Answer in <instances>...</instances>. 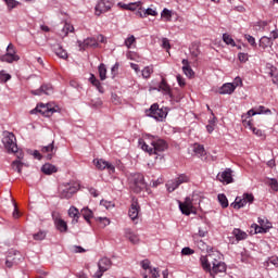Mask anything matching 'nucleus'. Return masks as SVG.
Segmentation results:
<instances>
[{
    "label": "nucleus",
    "instance_id": "nucleus-1",
    "mask_svg": "<svg viewBox=\"0 0 278 278\" xmlns=\"http://www.w3.org/2000/svg\"><path fill=\"white\" fill-rule=\"evenodd\" d=\"M201 265L205 273H210L213 278H216L218 273H225L227 270V265L220 262V254L218 252H213L207 256H201Z\"/></svg>",
    "mask_w": 278,
    "mask_h": 278
},
{
    "label": "nucleus",
    "instance_id": "nucleus-2",
    "mask_svg": "<svg viewBox=\"0 0 278 278\" xmlns=\"http://www.w3.org/2000/svg\"><path fill=\"white\" fill-rule=\"evenodd\" d=\"M139 144L141 146L142 151H146L149 153V155H160V153H164V151L168 149V143H166L163 139L152 140L151 146L147 144V142L140 139Z\"/></svg>",
    "mask_w": 278,
    "mask_h": 278
},
{
    "label": "nucleus",
    "instance_id": "nucleus-3",
    "mask_svg": "<svg viewBox=\"0 0 278 278\" xmlns=\"http://www.w3.org/2000/svg\"><path fill=\"white\" fill-rule=\"evenodd\" d=\"M129 186L134 192H142L147 188V182H144V176L142 174H132L130 175Z\"/></svg>",
    "mask_w": 278,
    "mask_h": 278
},
{
    "label": "nucleus",
    "instance_id": "nucleus-4",
    "mask_svg": "<svg viewBox=\"0 0 278 278\" xmlns=\"http://www.w3.org/2000/svg\"><path fill=\"white\" fill-rule=\"evenodd\" d=\"M147 116H151L155 121H164L168 116V111L166 109H160V104L154 103L147 111Z\"/></svg>",
    "mask_w": 278,
    "mask_h": 278
},
{
    "label": "nucleus",
    "instance_id": "nucleus-5",
    "mask_svg": "<svg viewBox=\"0 0 278 278\" xmlns=\"http://www.w3.org/2000/svg\"><path fill=\"white\" fill-rule=\"evenodd\" d=\"M77 190H79V188L75 184L67 182L59 187V194L61 199H71Z\"/></svg>",
    "mask_w": 278,
    "mask_h": 278
},
{
    "label": "nucleus",
    "instance_id": "nucleus-6",
    "mask_svg": "<svg viewBox=\"0 0 278 278\" xmlns=\"http://www.w3.org/2000/svg\"><path fill=\"white\" fill-rule=\"evenodd\" d=\"M2 142L8 151V153H16L18 151V146L16 144V136L12 132H9L3 139Z\"/></svg>",
    "mask_w": 278,
    "mask_h": 278
},
{
    "label": "nucleus",
    "instance_id": "nucleus-7",
    "mask_svg": "<svg viewBox=\"0 0 278 278\" xmlns=\"http://www.w3.org/2000/svg\"><path fill=\"white\" fill-rule=\"evenodd\" d=\"M188 181H190V177L186 176V174L179 175V177H177L176 179L167 181V191L175 192V190H177V188H179L181 184H188Z\"/></svg>",
    "mask_w": 278,
    "mask_h": 278
},
{
    "label": "nucleus",
    "instance_id": "nucleus-8",
    "mask_svg": "<svg viewBox=\"0 0 278 278\" xmlns=\"http://www.w3.org/2000/svg\"><path fill=\"white\" fill-rule=\"evenodd\" d=\"M112 267V261L108 257H103L98 262V271L94 274V278H102L103 273H108Z\"/></svg>",
    "mask_w": 278,
    "mask_h": 278
},
{
    "label": "nucleus",
    "instance_id": "nucleus-9",
    "mask_svg": "<svg viewBox=\"0 0 278 278\" xmlns=\"http://www.w3.org/2000/svg\"><path fill=\"white\" fill-rule=\"evenodd\" d=\"M114 5V0H99L96 5V16H101V14L112 10Z\"/></svg>",
    "mask_w": 278,
    "mask_h": 278
},
{
    "label": "nucleus",
    "instance_id": "nucleus-10",
    "mask_svg": "<svg viewBox=\"0 0 278 278\" xmlns=\"http://www.w3.org/2000/svg\"><path fill=\"white\" fill-rule=\"evenodd\" d=\"M179 208L185 216H190L194 212V203L192 199L186 198L184 202H179Z\"/></svg>",
    "mask_w": 278,
    "mask_h": 278
},
{
    "label": "nucleus",
    "instance_id": "nucleus-11",
    "mask_svg": "<svg viewBox=\"0 0 278 278\" xmlns=\"http://www.w3.org/2000/svg\"><path fill=\"white\" fill-rule=\"evenodd\" d=\"M93 164L98 170H105V168L109 170V173H115L116 170V167H114L112 163H109L103 159H94Z\"/></svg>",
    "mask_w": 278,
    "mask_h": 278
},
{
    "label": "nucleus",
    "instance_id": "nucleus-12",
    "mask_svg": "<svg viewBox=\"0 0 278 278\" xmlns=\"http://www.w3.org/2000/svg\"><path fill=\"white\" fill-rule=\"evenodd\" d=\"M258 225H254L255 233H267L268 229L273 227V224L268 219L262 217H258Z\"/></svg>",
    "mask_w": 278,
    "mask_h": 278
},
{
    "label": "nucleus",
    "instance_id": "nucleus-13",
    "mask_svg": "<svg viewBox=\"0 0 278 278\" xmlns=\"http://www.w3.org/2000/svg\"><path fill=\"white\" fill-rule=\"evenodd\" d=\"M217 179L222 184H233V170H231V168H226L224 172L217 175Z\"/></svg>",
    "mask_w": 278,
    "mask_h": 278
},
{
    "label": "nucleus",
    "instance_id": "nucleus-14",
    "mask_svg": "<svg viewBox=\"0 0 278 278\" xmlns=\"http://www.w3.org/2000/svg\"><path fill=\"white\" fill-rule=\"evenodd\" d=\"M128 216L132 220H138V217L140 216V204L138 203V200L132 198L130 208L128 211Z\"/></svg>",
    "mask_w": 278,
    "mask_h": 278
},
{
    "label": "nucleus",
    "instance_id": "nucleus-15",
    "mask_svg": "<svg viewBox=\"0 0 278 278\" xmlns=\"http://www.w3.org/2000/svg\"><path fill=\"white\" fill-rule=\"evenodd\" d=\"M31 94L41 97V94H53V86L50 84L42 85L39 89L31 90Z\"/></svg>",
    "mask_w": 278,
    "mask_h": 278
},
{
    "label": "nucleus",
    "instance_id": "nucleus-16",
    "mask_svg": "<svg viewBox=\"0 0 278 278\" xmlns=\"http://www.w3.org/2000/svg\"><path fill=\"white\" fill-rule=\"evenodd\" d=\"M78 47H79L80 51H86V49H88V47H99V42L97 41V39L89 37V38L85 39L84 41H78Z\"/></svg>",
    "mask_w": 278,
    "mask_h": 278
},
{
    "label": "nucleus",
    "instance_id": "nucleus-17",
    "mask_svg": "<svg viewBox=\"0 0 278 278\" xmlns=\"http://www.w3.org/2000/svg\"><path fill=\"white\" fill-rule=\"evenodd\" d=\"M159 90L163 92V94H167L169 99H173V89H170V85L166 81V78H162L160 85H159Z\"/></svg>",
    "mask_w": 278,
    "mask_h": 278
},
{
    "label": "nucleus",
    "instance_id": "nucleus-18",
    "mask_svg": "<svg viewBox=\"0 0 278 278\" xmlns=\"http://www.w3.org/2000/svg\"><path fill=\"white\" fill-rule=\"evenodd\" d=\"M58 152V148L54 146V141H52L49 146H45L41 148V153H47V160H53V155Z\"/></svg>",
    "mask_w": 278,
    "mask_h": 278
},
{
    "label": "nucleus",
    "instance_id": "nucleus-19",
    "mask_svg": "<svg viewBox=\"0 0 278 278\" xmlns=\"http://www.w3.org/2000/svg\"><path fill=\"white\" fill-rule=\"evenodd\" d=\"M193 243L197 245V248L202 251V253H207L210 251V245H207V242L203 239H199L197 236H192Z\"/></svg>",
    "mask_w": 278,
    "mask_h": 278
},
{
    "label": "nucleus",
    "instance_id": "nucleus-20",
    "mask_svg": "<svg viewBox=\"0 0 278 278\" xmlns=\"http://www.w3.org/2000/svg\"><path fill=\"white\" fill-rule=\"evenodd\" d=\"M125 238H127L131 244H138V242H140L138 233L134 232L130 228L125 229Z\"/></svg>",
    "mask_w": 278,
    "mask_h": 278
},
{
    "label": "nucleus",
    "instance_id": "nucleus-21",
    "mask_svg": "<svg viewBox=\"0 0 278 278\" xmlns=\"http://www.w3.org/2000/svg\"><path fill=\"white\" fill-rule=\"evenodd\" d=\"M54 225L58 229V231H60L61 233H66V231H68V225L66 224V222L60 217H56L54 219Z\"/></svg>",
    "mask_w": 278,
    "mask_h": 278
},
{
    "label": "nucleus",
    "instance_id": "nucleus-22",
    "mask_svg": "<svg viewBox=\"0 0 278 278\" xmlns=\"http://www.w3.org/2000/svg\"><path fill=\"white\" fill-rule=\"evenodd\" d=\"M36 112H39V114L43 116H49V114L53 113V109H49V106L45 104H39L35 110L30 111V114H35Z\"/></svg>",
    "mask_w": 278,
    "mask_h": 278
},
{
    "label": "nucleus",
    "instance_id": "nucleus-23",
    "mask_svg": "<svg viewBox=\"0 0 278 278\" xmlns=\"http://www.w3.org/2000/svg\"><path fill=\"white\" fill-rule=\"evenodd\" d=\"M182 72L187 77H194V71L190 67V62L187 59L182 60Z\"/></svg>",
    "mask_w": 278,
    "mask_h": 278
},
{
    "label": "nucleus",
    "instance_id": "nucleus-24",
    "mask_svg": "<svg viewBox=\"0 0 278 278\" xmlns=\"http://www.w3.org/2000/svg\"><path fill=\"white\" fill-rule=\"evenodd\" d=\"M236 90V85L227 83L220 88V94H231Z\"/></svg>",
    "mask_w": 278,
    "mask_h": 278
},
{
    "label": "nucleus",
    "instance_id": "nucleus-25",
    "mask_svg": "<svg viewBox=\"0 0 278 278\" xmlns=\"http://www.w3.org/2000/svg\"><path fill=\"white\" fill-rule=\"evenodd\" d=\"M73 31H75V27H73V25H71L68 23H65L59 34H60L61 38H66V36H68L70 33L73 34Z\"/></svg>",
    "mask_w": 278,
    "mask_h": 278
},
{
    "label": "nucleus",
    "instance_id": "nucleus-26",
    "mask_svg": "<svg viewBox=\"0 0 278 278\" xmlns=\"http://www.w3.org/2000/svg\"><path fill=\"white\" fill-rule=\"evenodd\" d=\"M54 53L58 58H61V60H68V52H66V50H64L60 45L54 47Z\"/></svg>",
    "mask_w": 278,
    "mask_h": 278
},
{
    "label": "nucleus",
    "instance_id": "nucleus-27",
    "mask_svg": "<svg viewBox=\"0 0 278 278\" xmlns=\"http://www.w3.org/2000/svg\"><path fill=\"white\" fill-rule=\"evenodd\" d=\"M0 60L2 62H7L8 64H12V62H18V60H21V58L18 55L5 53L4 55L0 56Z\"/></svg>",
    "mask_w": 278,
    "mask_h": 278
},
{
    "label": "nucleus",
    "instance_id": "nucleus-28",
    "mask_svg": "<svg viewBox=\"0 0 278 278\" xmlns=\"http://www.w3.org/2000/svg\"><path fill=\"white\" fill-rule=\"evenodd\" d=\"M41 170L45 175H53V173H58V167H55L52 164L46 163L42 167Z\"/></svg>",
    "mask_w": 278,
    "mask_h": 278
},
{
    "label": "nucleus",
    "instance_id": "nucleus-29",
    "mask_svg": "<svg viewBox=\"0 0 278 278\" xmlns=\"http://www.w3.org/2000/svg\"><path fill=\"white\" fill-rule=\"evenodd\" d=\"M232 235L235 236L236 240H238V242H240V240H247V238H249V235H247V232L242 231L239 228H235Z\"/></svg>",
    "mask_w": 278,
    "mask_h": 278
},
{
    "label": "nucleus",
    "instance_id": "nucleus-30",
    "mask_svg": "<svg viewBox=\"0 0 278 278\" xmlns=\"http://www.w3.org/2000/svg\"><path fill=\"white\" fill-rule=\"evenodd\" d=\"M98 72L101 81H105V79H108V68H105V64L101 63L98 67Z\"/></svg>",
    "mask_w": 278,
    "mask_h": 278
},
{
    "label": "nucleus",
    "instance_id": "nucleus-31",
    "mask_svg": "<svg viewBox=\"0 0 278 278\" xmlns=\"http://www.w3.org/2000/svg\"><path fill=\"white\" fill-rule=\"evenodd\" d=\"M260 47L262 49H268V47H273V39H270L269 37H262L260 39Z\"/></svg>",
    "mask_w": 278,
    "mask_h": 278
},
{
    "label": "nucleus",
    "instance_id": "nucleus-32",
    "mask_svg": "<svg viewBox=\"0 0 278 278\" xmlns=\"http://www.w3.org/2000/svg\"><path fill=\"white\" fill-rule=\"evenodd\" d=\"M80 214H81V216L85 218V220H86L87 223H90V219H91L92 216H93L92 211H91L90 208H88V207L83 208V210L80 211Z\"/></svg>",
    "mask_w": 278,
    "mask_h": 278
},
{
    "label": "nucleus",
    "instance_id": "nucleus-33",
    "mask_svg": "<svg viewBox=\"0 0 278 278\" xmlns=\"http://www.w3.org/2000/svg\"><path fill=\"white\" fill-rule=\"evenodd\" d=\"M68 216L70 218H74L75 223H77V220H79V210L75 206L70 207Z\"/></svg>",
    "mask_w": 278,
    "mask_h": 278
},
{
    "label": "nucleus",
    "instance_id": "nucleus-34",
    "mask_svg": "<svg viewBox=\"0 0 278 278\" xmlns=\"http://www.w3.org/2000/svg\"><path fill=\"white\" fill-rule=\"evenodd\" d=\"M235 210H240L241 207H244L247 205V200L243 198H236L235 203L231 204Z\"/></svg>",
    "mask_w": 278,
    "mask_h": 278
},
{
    "label": "nucleus",
    "instance_id": "nucleus-35",
    "mask_svg": "<svg viewBox=\"0 0 278 278\" xmlns=\"http://www.w3.org/2000/svg\"><path fill=\"white\" fill-rule=\"evenodd\" d=\"M141 73L143 79H149L153 75V65L146 66Z\"/></svg>",
    "mask_w": 278,
    "mask_h": 278
},
{
    "label": "nucleus",
    "instance_id": "nucleus-36",
    "mask_svg": "<svg viewBox=\"0 0 278 278\" xmlns=\"http://www.w3.org/2000/svg\"><path fill=\"white\" fill-rule=\"evenodd\" d=\"M217 199L222 207H229V200H227V195H225L224 193H219Z\"/></svg>",
    "mask_w": 278,
    "mask_h": 278
},
{
    "label": "nucleus",
    "instance_id": "nucleus-37",
    "mask_svg": "<svg viewBox=\"0 0 278 278\" xmlns=\"http://www.w3.org/2000/svg\"><path fill=\"white\" fill-rule=\"evenodd\" d=\"M23 166H25V163L16 160L12 162V168L13 170H17V173H22L23 172Z\"/></svg>",
    "mask_w": 278,
    "mask_h": 278
},
{
    "label": "nucleus",
    "instance_id": "nucleus-38",
    "mask_svg": "<svg viewBox=\"0 0 278 278\" xmlns=\"http://www.w3.org/2000/svg\"><path fill=\"white\" fill-rule=\"evenodd\" d=\"M12 79V75L5 73V71H0V83L7 84V81H10Z\"/></svg>",
    "mask_w": 278,
    "mask_h": 278
},
{
    "label": "nucleus",
    "instance_id": "nucleus-39",
    "mask_svg": "<svg viewBox=\"0 0 278 278\" xmlns=\"http://www.w3.org/2000/svg\"><path fill=\"white\" fill-rule=\"evenodd\" d=\"M223 40L226 45H230V47H236V41L229 34H224L223 35Z\"/></svg>",
    "mask_w": 278,
    "mask_h": 278
},
{
    "label": "nucleus",
    "instance_id": "nucleus-40",
    "mask_svg": "<svg viewBox=\"0 0 278 278\" xmlns=\"http://www.w3.org/2000/svg\"><path fill=\"white\" fill-rule=\"evenodd\" d=\"M192 236H197L198 239H203L207 238V236H210V232L207 231V229L199 228V231Z\"/></svg>",
    "mask_w": 278,
    "mask_h": 278
},
{
    "label": "nucleus",
    "instance_id": "nucleus-41",
    "mask_svg": "<svg viewBox=\"0 0 278 278\" xmlns=\"http://www.w3.org/2000/svg\"><path fill=\"white\" fill-rule=\"evenodd\" d=\"M161 16L162 18H166V21H170V18H173V11L168 9H163Z\"/></svg>",
    "mask_w": 278,
    "mask_h": 278
},
{
    "label": "nucleus",
    "instance_id": "nucleus-42",
    "mask_svg": "<svg viewBox=\"0 0 278 278\" xmlns=\"http://www.w3.org/2000/svg\"><path fill=\"white\" fill-rule=\"evenodd\" d=\"M255 114H271L270 109H266V106H258L254 110Z\"/></svg>",
    "mask_w": 278,
    "mask_h": 278
},
{
    "label": "nucleus",
    "instance_id": "nucleus-43",
    "mask_svg": "<svg viewBox=\"0 0 278 278\" xmlns=\"http://www.w3.org/2000/svg\"><path fill=\"white\" fill-rule=\"evenodd\" d=\"M194 153H197L198 155L203 156V155H205V148L201 144L195 143L194 144Z\"/></svg>",
    "mask_w": 278,
    "mask_h": 278
},
{
    "label": "nucleus",
    "instance_id": "nucleus-44",
    "mask_svg": "<svg viewBox=\"0 0 278 278\" xmlns=\"http://www.w3.org/2000/svg\"><path fill=\"white\" fill-rule=\"evenodd\" d=\"M247 115H242V124L243 126L248 127L249 129L253 130L255 127H253V123L251 119H247Z\"/></svg>",
    "mask_w": 278,
    "mask_h": 278
},
{
    "label": "nucleus",
    "instance_id": "nucleus-45",
    "mask_svg": "<svg viewBox=\"0 0 278 278\" xmlns=\"http://www.w3.org/2000/svg\"><path fill=\"white\" fill-rule=\"evenodd\" d=\"M89 81H90V84H92V86H96V88H98V90H99V88H101V81H99V79H97V77L93 74H91Z\"/></svg>",
    "mask_w": 278,
    "mask_h": 278
},
{
    "label": "nucleus",
    "instance_id": "nucleus-46",
    "mask_svg": "<svg viewBox=\"0 0 278 278\" xmlns=\"http://www.w3.org/2000/svg\"><path fill=\"white\" fill-rule=\"evenodd\" d=\"M34 240H45V238H47V232L40 230L37 233L33 235Z\"/></svg>",
    "mask_w": 278,
    "mask_h": 278
},
{
    "label": "nucleus",
    "instance_id": "nucleus-47",
    "mask_svg": "<svg viewBox=\"0 0 278 278\" xmlns=\"http://www.w3.org/2000/svg\"><path fill=\"white\" fill-rule=\"evenodd\" d=\"M134 42H136V37L134 35H130L126 40H125V45L127 47V49H131V45H134Z\"/></svg>",
    "mask_w": 278,
    "mask_h": 278
},
{
    "label": "nucleus",
    "instance_id": "nucleus-48",
    "mask_svg": "<svg viewBox=\"0 0 278 278\" xmlns=\"http://www.w3.org/2000/svg\"><path fill=\"white\" fill-rule=\"evenodd\" d=\"M140 2L138 3H130V4H125L124 8L125 10H130V11H135V10H138V8H140Z\"/></svg>",
    "mask_w": 278,
    "mask_h": 278
},
{
    "label": "nucleus",
    "instance_id": "nucleus-49",
    "mask_svg": "<svg viewBox=\"0 0 278 278\" xmlns=\"http://www.w3.org/2000/svg\"><path fill=\"white\" fill-rule=\"evenodd\" d=\"M7 54L17 55L16 54V48L12 43H9V46L7 47Z\"/></svg>",
    "mask_w": 278,
    "mask_h": 278
},
{
    "label": "nucleus",
    "instance_id": "nucleus-50",
    "mask_svg": "<svg viewBox=\"0 0 278 278\" xmlns=\"http://www.w3.org/2000/svg\"><path fill=\"white\" fill-rule=\"evenodd\" d=\"M141 268H143V270H151V262L149 260H143L141 261Z\"/></svg>",
    "mask_w": 278,
    "mask_h": 278
},
{
    "label": "nucleus",
    "instance_id": "nucleus-51",
    "mask_svg": "<svg viewBox=\"0 0 278 278\" xmlns=\"http://www.w3.org/2000/svg\"><path fill=\"white\" fill-rule=\"evenodd\" d=\"M245 40H248L249 45H251V47H257V43L255 42V37L251 36V35H245L244 36Z\"/></svg>",
    "mask_w": 278,
    "mask_h": 278
},
{
    "label": "nucleus",
    "instance_id": "nucleus-52",
    "mask_svg": "<svg viewBox=\"0 0 278 278\" xmlns=\"http://www.w3.org/2000/svg\"><path fill=\"white\" fill-rule=\"evenodd\" d=\"M270 76L273 78V84H276V86H278V71L271 70Z\"/></svg>",
    "mask_w": 278,
    "mask_h": 278
},
{
    "label": "nucleus",
    "instance_id": "nucleus-53",
    "mask_svg": "<svg viewBox=\"0 0 278 278\" xmlns=\"http://www.w3.org/2000/svg\"><path fill=\"white\" fill-rule=\"evenodd\" d=\"M238 59L240 62H249V53L240 52L238 54Z\"/></svg>",
    "mask_w": 278,
    "mask_h": 278
},
{
    "label": "nucleus",
    "instance_id": "nucleus-54",
    "mask_svg": "<svg viewBox=\"0 0 278 278\" xmlns=\"http://www.w3.org/2000/svg\"><path fill=\"white\" fill-rule=\"evenodd\" d=\"M252 131L255 136H257L258 138H266V135L264 134V131H262L258 128H252Z\"/></svg>",
    "mask_w": 278,
    "mask_h": 278
},
{
    "label": "nucleus",
    "instance_id": "nucleus-55",
    "mask_svg": "<svg viewBox=\"0 0 278 278\" xmlns=\"http://www.w3.org/2000/svg\"><path fill=\"white\" fill-rule=\"evenodd\" d=\"M144 16H157V11H155V9H147L144 11Z\"/></svg>",
    "mask_w": 278,
    "mask_h": 278
},
{
    "label": "nucleus",
    "instance_id": "nucleus-56",
    "mask_svg": "<svg viewBox=\"0 0 278 278\" xmlns=\"http://www.w3.org/2000/svg\"><path fill=\"white\" fill-rule=\"evenodd\" d=\"M181 254H182V255H194V250H192V249H190L189 247H187V248H184V249L181 250Z\"/></svg>",
    "mask_w": 278,
    "mask_h": 278
},
{
    "label": "nucleus",
    "instance_id": "nucleus-57",
    "mask_svg": "<svg viewBox=\"0 0 278 278\" xmlns=\"http://www.w3.org/2000/svg\"><path fill=\"white\" fill-rule=\"evenodd\" d=\"M243 199L245 200V203H253L255 198L252 193H245L243 194Z\"/></svg>",
    "mask_w": 278,
    "mask_h": 278
},
{
    "label": "nucleus",
    "instance_id": "nucleus-58",
    "mask_svg": "<svg viewBox=\"0 0 278 278\" xmlns=\"http://www.w3.org/2000/svg\"><path fill=\"white\" fill-rule=\"evenodd\" d=\"M5 3L8 8H10L11 10H13V8H16L18 5V2H16V0H5Z\"/></svg>",
    "mask_w": 278,
    "mask_h": 278
},
{
    "label": "nucleus",
    "instance_id": "nucleus-59",
    "mask_svg": "<svg viewBox=\"0 0 278 278\" xmlns=\"http://www.w3.org/2000/svg\"><path fill=\"white\" fill-rule=\"evenodd\" d=\"M160 277V270L157 268L150 269V278H159Z\"/></svg>",
    "mask_w": 278,
    "mask_h": 278
},
{
    "label": "nucleus",
    "instance_id": "nucleus-60",
    "mask_svg": "<svg viewBox=\"0 0 278 278\" xmlns=\"http://www.w3.org/2000/svg\"><path fill=\"white\" fill-rule=\"evenodd\" d=\"M162 47H163V49H166L168 51V49H170V41L167 38H163Z\"/></svg>",
    "mask_w": 278,
    "mask_h": 278
},
{
    "label": "nucleus",
    "instance_id": "nucleus-61",
    "mask_svg": "<svg viewBox=\"0 0 278 278\" xmlns=\"http://www.w3.org/2000/svg\"><path fill=\"white\" fill-rule=\"evenodd\" d=\"M269 186H270L271 190H274L275 192L278 191V182H277L276 179H271V180L269 181Z\"/></svg>",
    "mask_w": 278,
    "mask_h": 278
},
{
    "label": "nucleus",
    "instance_id": "nucleus-62",
    "mask_svg": "<svg viewBox=\"0 0 278 278\" xmlns=\"http://www.w3.org/2000/svg\"><path fill=\"white\" fill-rule=\"evenodd\" d=\"M176 79L178 81V86H180L181 88L186 86V79H184L181 75H177Z\"/></svg>",
    "mask_w": 278,
    "mask_h": 278
},
{
    "label": "nucleus",
    "instance_id": "nucleus-63",
    "mask_svg": "<svg viewBox=\"0 0 278 278\" xmlns=\"http://www.w3.org/2000/svg\"><path fill=\"white\" fill-rule=\"evenodd\" d=\"M100 223H102L103 227H108L110 225V219L106 217H99Z\"/></svg>",
    "mask_w": 278,
    "mask_h": 278
},
{
    "label": "nucleus",
    "instance_id": "nucleus-64",
    "mask_svg": "<svg viewBox=\"0 0 278 278\" xmlns=\"http://www.w3.org/2000/svg\"><path fill=\"white\" fill-rule=\"evenodd\" d=\"M232 84L236 88H238V86H242V78L236 77Z\"/></svg>",
    "mask_w": 278,
    "mask_h": 278
}]
</instances>
